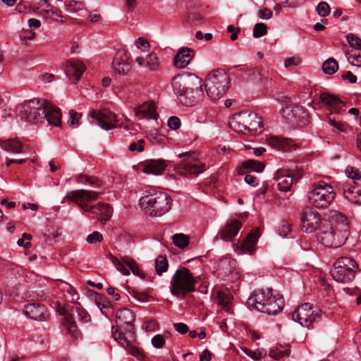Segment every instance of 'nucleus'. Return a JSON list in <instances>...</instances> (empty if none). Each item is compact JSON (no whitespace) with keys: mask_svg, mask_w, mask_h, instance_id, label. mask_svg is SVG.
Here are the masks:
<instances>
[{"mask_svg":"<svg viewBox=\"0 0 361 361\" xmlns=\"http://www.w3.org/2000/svg\"><path fill=\"white\" fill-rule=\"evenodd\" d=\"M101 193V191L81 189L68 192L66 197L81 208L87 216L91 214L93 218L95 217L99 221L106 222L111 217L113 208L109 204L103 202H98L94 205L90 204V202L96 200Z\"/></svg>","mask_w":361,"mask_h":361,"instance_id":"obj_1","label":"nucleus"},{"mask_svg":"<svg viewBox=\"0 0 361 361\" xmlns=\"http://www.w3.org/2000/svg\"><path fill=\"white\" fill-rule=\"evenodd\" d=\"M173 92L185 106H194L203 96L202 81L195 74L183 73L171 80Z\"/></svg>","mask_w":361,"mask_h":361,"instance_id":"obj_2","label":"nucleus"},{"mask_svg":"<svg viewBox=\"0 0 361 361\" xmlns=\"http://www.w3.org/2000/svg\"><path fill=\"white\" fill-rule=\"evenodd\" d=\"M336 218L341 221V224L333 226L330 221L324 220L319 228L317 238L325 247H341L349 236V225L347 217L339 214Z\"/></svg>","mask_w":361,"mask_h":361,"instance_id":"obj_3","label":"nucleus"},{"mask_svg":"<svg viewBox=\"0 0 361 361\" xmlns=\"http://www.w3.org/2000/svg\"><path fill=\"white\" fill-rule=\"evenodd\" d=\"M231 128L239 133L255 135L262 132V119L256 113L244 111L235 114L229 122Z\"/></svg>","mask_w":361,"mask_h":361,"instance_id":"obj_4","label":"nucleus"},{"mask_svg":"<svg viewBox=\"0 0 361 361\" xmlns=\"http://www.w3.org/2000/svg\"><path fill=\"white\" fill-rule=\"evenodd\" d=\"M172 200L166 192L155 191L139 200L140 207L151 216H161L171 208Z\"/></svg>","mask_w":361,"mask_h":361,"instance_id":"obj_5","label":"nucleus"},{"mask_svg":"<svg viewBox=\"0 0 361 361\" xmlns=\"http://www.w3.org/2000/svg\"><path fill=\"white\" fill-rule=\"evenodd\" d=\"M179 163L174 166L176 173L185 178H195L206 171V165L200 159V154L190 151L179 154Z\"/></svg>","mask_w":361,"mask_h":361,"instance_id":"obj_6","label":"nucleus"},{"mask_svg":"<svg viewBox=\"0 0 361 361\" xmlns=\"http://www.w3.org/2000/svg\"><path fill=\"white\" fill-rule=\"evenodd\" d=\"M197 280L193 274L185 267L178 269L170 281V290L173 295L185 298L188 293L195 291Z\"/></svg>","mask_w":361,"mask_h":361,"instance_id":"obj_7","label":"nucleus"},{"mask_svg":"<svg viewBox=\"0 0 361 361\" xmlns=\"http://www.w3.org/2000/svg\"><path fill=\"white\" fill-rule=\"evenodd\" d=\"M229 84V76L223 69L212 71L204 82L207 94L212 100H217L226 93Z\"/></svg>","mask_w":361,"mask_h":361,"instance_id":"obj_8","label":"nucleus"},{"mask_svg":"<svg viewBox=\"0 0 361 361\" xmlns=\"http://www.w3.org/2000/svg\"><path fill=\"white\" fill-rule=\"evenodd\" d=\"M307 197L312 206L318 209H326L334 200L336 192L331 185L320 181L312 184Z\"/></svg>","mask_w":361,"mask_h":361,"instance_id":"obj_9","label":"nucleus"},{"mask_svg":"<svg viewBox=\"0 0 361 361\" xmlns=\"http://www.w3.org/2000/svg\"><path fill=\"white\" fill-rule=\"evenodd\" d=\"M359 271L358 264L353 258L341 257L334 262L330 274L335 281L345 283L352 281Z\"/></svg>","mask_w":361,"mask_h":361,"instance_id":"obj_10","label":"nucleus"},{"mask_svg":"<svg viewBox=\"0 0 361 361\" xmlns=\"http://www.w3.org/2000/svg\"><path fill=\"white\" fill-rule=\"evenodd\" d=\"M264 290H260L255 292L250 295L247 301L249 306L264 314L276 315L283 310L284 302L282 296L279 294L274 295L268 300L267 305H262L260 302L264 301Z\"/></svg>","mask_w":361,"mask_h":361,"instance_id":"obj_11","label":"nucleus"},{"mask_svg":"<svg viewBox=\"0 0 361 361\" xmlns=\"http://www.w3.org/2000/svg\"><path fill=\"white\" fill-rule=\"evenodd\" d=\"M292 318L302 326L310 328L322 320V312L317 307L306 302L300 305L292 313Z\"/></svg>","mask_w":361,"mask_h":361,"instance_id":"obj_12","label":"nucleus"},{"mask_svg":"<svg viewBox=\"0 0 361 361\" xmlns=\"http://www.w3.org/2000/svg\"><path fill=\"white\" fill-rule=\"evenodd\" d=\"M303 175L302 167L293 164L286 169H279L274 178L278 181V189L286 192L290 190L294 182H297Z\"/></svg>","mask_w":361,"mask_h":361,"instance_id":"obj_13","label":"nucleus"},{"mask_svg":"<svg viewBox=\"0 0 361 361\" xmlns=\"http://www.w3.org/2000/svg\"><path fill=\"white\" fill-rule=\"evenodd\" d=\"M135 320V315L133 311L128 308H123L117 311L116 314V326L114 331L116 329L118 332H123L124 336H130V338L133 337L135 332L134 322ZM118 336V333H117Z\"/></svg>","mask_w":361,"mask_h":361,"instance_id":"obj_14","label":"nucleus"},{"mask_svg":"<svg viewBox=\"0 0 361 361\" xmlns=\"http://www.w3.org/2000/svg\"><path fill=\"white\" fill-rule=\"evenodd\" d=\"M44 109V100L41 102L39 99H33L23 106L22 116L30 123H42L45 121Z\"/></svg>","mask_w":361,"mask_h":361,"instance_id":"obj_15","label":"nucleus"},{"mask_svg":"<svg viewBox=\"0 0 361 361\" xmlns=\"http://www.w3.org/2000/svg\"><path fill=\"white\" fill-rule=\"evenodd\" d=\"M236 267L237 263L235 259L230 257L221 258L216 268L217 277L223 281L233 282L239 277Z\"/></svg>","mask_w":361,"mask_h":361,"instance_id":"obj_16","label":"nucleus"},{"mask_svg":"<svg viewBox=\"0 0 361 361\" xmlns=\"http://www.w3.org/2000/svg\"><path fill=\"white\" fill-rule=\"evenodd\" d=\"M109 260L114 264L118 271H119L123 275H129L130 270L132 273L142 279L145 278V274L141 270L135 261L128 257H122L118 259L116 257L112 254L109 253L107 255Z\"/></svg>","mask_w":361,"mask_h":361,"instance_id":"obj_17","label":"nucleus"},{"mask_svg":"<svg viewBox=\"0 0 361 361\" xmlns=\"http://www.w3.org/2000/svg\"><path fill=\"white\" fill-rule=\"evenodd\" d=\"M89 115L92 118L97 119L100 127L104 130H111L116 127L117 116L107 109H103L99 111L92 109Z\"/></svg>","mask_w":361,"mask_h":361,"instance_id":"obj_18","label":"nucleus"},{"mask_svg":"<svg viewBox=\"0 0 361 361\" xmlns=\"http://www.w3.org/2000/svg\"><path fill=\"white\" fill-rule=\"evenodd\" d=\"M302 226L307 233H312L319 228L323 223L320 214L312 207L304 208L302 216Z\"/></svg>","mask_w":361,"mask_h":361,"instance_id":"obj_19","label":"nucleus"},{"mask_svg":"<svg viewBox=\"0 0 361 361\" xmlns=\"http://www.w3.org/2000/svg\"><path fill=\"white\" fill-rule=\"evenodd\" d=\"M320 100L329 111V116L340 114L345 111V103L338 97L329 92H322L319 96Z\"/></svg>","mask_w":361,"mask_h":361,"instance_id":"obj_20","label":"nucleus"},{"mask_svg":"<svg viewBox=\"0 0 361 361\" xmlns=\"http://www.w3.org/2000/svg\"><path fill=\"white\" fill-rule=\"evenodd\" d=\"M114 327L111 328L112 336L118 343L128 350L131 355L138 359H141L144 357L143 352L133 344L135 341V334H133V337L130 338V336H124L123 332H118V336H117L118 331L116 329L114 331Z\"/></svg>","mask_w":361,"mask_h":361,"instance_id":"obj_21","label":"nucleus"},{"mask_svg":"<svg viewBox=\"0 0 361 361\" xmlns=\"http://www.w3.org/2000/svg\"><path fill=\"white\" fill-rule=\"evenodd\" d=\"M259 237V231L256 229L250 233L240 245L236 243L233 244V247L239 254H252L255 251V245Z\"/></svg>","mask_w":361,"mask_h":361,"instance_id":"obj_22","label":"nucleus"},{"mask_svg":"<svg viewBox=\"0 0 361 361\" xmlns=\"http://www.w3.org/2000/svg\"><path fill=\"white\" fill-rule=\"evenodd\" d=\"M128 59L127 52L124 49L117 51L112 61V68L116 73L123 75L130 71L131 65L127 62Z\"/></svg>","mask_w":361,"mask_h":361,"instance_id":"obj_23","label":"nucleus"},{"mask_svg":"<svg viewBox=\"0 0 361 361\" xmlns=\"http://www.w3.org/2000/svg\"><path fill=\"white\" fill-rule=\"evenodd\" d=\"M66 66V73L73 82H77L86 70L85 66L76 59L68 60Z\"/></svg>","mask_w":361,"mask_h":361,"instance_id":"obj_24","label":"nucleus"},{"mask_svg":"<svg viewBox=\"0 0 361 361\" xmlns=\"http://www.w3.org/2000/svg\"><path fill=\"white\" fill-rule=\"evenodd\" d=\"M242 227V223L237 219H229L227 221L224 226L219 231V235L220 238L231 241L238 233Z\"/></svg>","mask_w":361,"mask_h":361,"instance_id":"obj_25","label":"nucleus"},{"mask_svg":"<svg viewBox=\"0 0 361 361\" xmlns=\"http://www.w3.org/2000/svg\"><path fill=\"white\" fill-rule=\"evenodd\" d=\"M44 116L49 124L59 126L61 123V112L59 109L54 106L51 103L44 100Z\"/></svg>","mask_w":361,"mask_h":361,"instance_id":"obj_26","label":"nucleus"},{"mask_svg":"<svg viewBox=\"0 0 361 361\" xmlns=\"http://www.w3.org/2000/svg\"><path fill=\"white\" fill-rule=\"evenodd\" d=\"M345 197L354 204H361V183H346L343 187Z\"/></svg>","mask_w":361,"mask_h":361,"instance_id":"obj_27","label":"nucleus"},{"mask_svg":"<svg viewBox=\"0 0 361 361\" xmlns=\"http://www.w3.org/2000/svg\"><path fill=\"white\" fill-rule=\"evenodd\" d=\"M24 313L28 317L37 321L46 319V309L43 305L38 302H31L25 305Z\"/></svg>","mask_w":361,"mask_h":361,"instance_id":"obj_28","label":"nucleus"},{"mask_svg":"<svg viewBox=\"0 0 361 361\" xmlns=\"http://www.w3.org/2000/svg\"><path fill=\"white\" fill-rule=\"evenodd\" d=\"M267 142L271 147L283 151H288L295 146L292 140L278 136L269 137L267 139Z\"/></svg>","mask_w":361,"mask_h":361,"instance_id":"obj_29","label":"nucleus"},{"mask_svg":"<svg viewBox=\"0 0 361 361\" xmlns=\"http://www.w3.org/2000/svg\"><path fill=\"white\" fill-rule=\"evenodd\" d=\"M135 115L139 119L144 118L157 119L158 114L154 102H145L135 109Z\"/></svg>","mask_w":361,"mask_h":361,"instance_id":"obj_30","label":"nucleus"},{"mask_svg":"<svg viewBox=\"0 0 361 361\" xmlns=\"http://www.w3.org/2000/svg\"><path fill=\"white\" fill-rule=\"evenodd\" d=\"M192 49L188 47H183L180 49L174 58L173 64L179 69L185 68L192 59L190 54Z\"/></svg>","mask_w":361,"mask_h":361,"instance_id":"obj_31","label":"nucleus"},{"mask_svg":"<svg viewBox=\"0 0 361 361\" xmlns=\"http://www.w3.org/2000/svg\"><path fill=\"white\" fill-rule=\"evenodd\" d=\"M166 168V164L164 160H150L145 162L143 165L142 172L147 174L160 175Z\"/></svg>","mask_w":361,"mask_h":361,"instance_id":"obj_32","label":"nucleus"},{"mask_svg":"<svg viewBox=\"0 0 361 361\" xmlns=\"http://www.w3.org/2000/svg\"><path fill=\"white\" fill-rule=\"evenodd\" d=\"M264 167V164L261 161L248 159L242 163L241 166L238 168V173L239 174H245L251 171L261 172Z\"/></svg>","mask_w":361,"mask_h":361,"instance_id":"obj_33","label":"nucleus"},{"mask_svg":"<svg viewBox=\"0 0 361 361\" xmlns=\"http://www.w3.org/2000/svg\"><path fill=\"white\" fill-rule=\"evenodd\" d=\"M64 326L66 327L68 333L74 339L78 340L82 338V334L78 329L76 322L74 321L72 314L66 313L64 314Z\"/></svg>","mask_w":361,"mask_h":361,"instance_id":"obj_34","label":"nucleus"},{"mask_svg":"<svg viewBox=\"0 0 361 361\" xmlns=\"http://www.w3.org/2000/svg\"><path fill=\"white\" fill-rule=\"evenodd\" d=\"M0 147L5 151L16 154L21 153L23 149L22 142L16 138L0 140Z\"/></svg>","mask_w":361,"mask_h":361,"instance_id":"obj_35","label":"nucleus"},{"mask_svg":"<svg viewBox=\"0 0 361 361\" xmlns=\"http://www.w3.org/2000/svg\"><path fill=\"white\" fill-rule=\"evenodd\" d=\"M39 14L46 18H52L54 20L63 23L65 21L61 11L48 4L47 8L42 9L39 11Z\"/></svg>","mask_w":361,"mask_h":361,"instance_id":"obj_36","label":"nucleus"},{"mask_svg":"<svg viewBox=\"0 0 361 361\" xmlns=\"http://www.w3.org/2000/svg\"><path fill=\"white\" fill-rule=\"evenodd\" d=\"M300 106L293 104H288L282 109L281 114L288 123H294L296 122V111Z\"/></svg>","mask_w":361,"mask_h":361,"instance_id":"obj_37","label":"nucleus"},{"mask_svg":"<svg viewBox=\"0 0 361 361\" xmlns=\"http://www.w3.org/2000/svg\"><path fill=\"white\" fill-rule=\"evenodd\" d=\"M290 353L289 345H280L269 351V356L275 360H279L284 357H288Z\"/></svg>","mask_w":361,"mask_h":361,"instance_id":"obj_38","label":"nucleus"},{"mask_svg":"<svg viewBox=\"0 0 361 361\" xmlns=\"http://www.w3.org/2000/svg\"><path fill=\"white\" fill-rule=\"evenodd\" d=\"M296 113H298L295 118L296 122L294 123L300 126H306L310 123V114L305 108L300 106V109H297Z\"/></svg>","mask_w":361,"mask_h":361,"instance_id":"obj_39","label":"nucleus"},{"mask_svg":"<svg viewBox=\"0 0 361 361\" xmlns=\"http://www.w3.org/2000/svg\"><path fill=\"white\" fill-rule=\"evenodd\" d=\"M66 10L70 13H77L78 11H82L85 13V3L81 1L70 0L65 3Z\"/></svg>","mask_w":361,"mask_h":361,"instance_id":"obj_40","label":"nucleus"},{"mask_svg":"<svg viewBox=\"0 0 361 361\" xmlns=\"http://www.w3.org/2000/svg\"><path fill=\"white\" fill-rule=\"evenodd\" d=\"M169 268V262L166 256L159 255L155 259V271L156 273L161 276L166 272Z\"/></svg>","mask_w":361,"mask_h":361,"instance_id":"obj_41","label":"nucleus"},{"mask_svg":"<svg viewBox=\"0 0 361 361\" xmlns=\"http://www.w3.org/2000/svg\"><path fill=\"white\" fill-rule=\"evenodd\" d=\"M338 70V63L334 58H329L322 64V71L326 75H333Z\"/></svg>","mask_w":361,"mask_h":361,"instance_id":"obj_42","label":"nucleus"},{"mask_svg":"<svg viewBox=\"0 0 361 361\" xmlns=\"http://www.w3.org/2000/svg\"><path fill=\"white\" fill-rule=\"evenodd\" d=\"M147 67L152 71L159 70V60L156 53L151 52L149 54L145 60Z\"/></svg>","mask_w":361,"mask_h":361,"instance_id":"obj_43","label":"nucleus"},{"mask_svg":"<svg viewBox=\"0 0 361 361\" xmlns=\"http://www.w3.org/2000/svg\"><path fill=\"white\" fill-rule=\"evenodd\" d=\"M172 238L174 245L181 249L188 247L190 242L189 237L183 233L174 234Z\"/></svg>","mask_w":361,"mask_h":361,"instance_id":"obj_44","label":"nucleus"},{"mask_svg":"<svg viewBox=\"0 0 361 361\" xmlns=\"http://www.w3.org/2000/svg\"><path fill=\"white\" fill-rule=\"evenodd\" d=\"M328 121L329 124L334 128V133H342L345 132L347 130L348 124L343 123L340 121H337L335 117L328 116Z\"/></svg>","mask_w":361,"mask_h":361,"instance_id":"obj_45","label":"nucleus"},{"mask_svg":"<svg viewBox=\"0 0 361 361\" xmlns=\"http://www.w3.org/2000/svg\"><path fill=\"white\" fill-rule=\"evenodd\" d=\"M345 173L348 178H351V183L355 184L356 181L361 183V172L353 167H348L345 169Z\"/></svg>","mask_w":361,"mask_h":361,"instance_id":"obj_46","label":"nucleus"},{"mask_svg":"<svg viewBox=\"0 0 361 361\" xmlns=\"http://www.w3.org/2000/svg\"><path fill=\"white\" fill-rule=\"evenodd\" d=\"M70 118L67 121L68 125L70 127H78L80 124V119L82 117V114L78 113L73 109L69 111Z\"/></svg>","mask_w":361,"mask_h":361,"instance_id":"obj_47","label":"nucleus"},{"mask_svg":"<svg viewBox=\"0 0 361 361\" xmlns=\"http://www.w3.org/2000/svg\"><path fill=\"white\" fill-rule=\"evenodd\" d=\"M346 39L350 47L357 50H361V39L353 33H348L346 35Z\"/></svg>","mask_w":361,"mask_h":361,"instance_id":"obj_48","label":"nucleus"},{"mask_svg":"<svg viewBox=\"0 0 361 361\" xmlns=\"http://www.w3.org/2000/svg\"><path fill=\"white\" fill-rule=\"evenodd\" d=\"M78 180L83 183H89L95 187H100L102 185V181L96 177L80 175L78 176Z\"/></svg>","mask_w":361,"mask_h":361,"instance_id":"obj_49","label":"nucleus"},{"mask_svg":"<svg viewBox=\"0 0 361 361\" xmlns=\"http://www.w3.org/2000/svg\"><path fill=\"white\" fill-rule=\"evenodd\" d=\"M267 33V27L263 23H256L254 26L253 37L255 38L261 37Z\"/></svg>","mask_w":361,"mask_h":361,"instance_id":"obj_50","label":"nucleus"},{"mask_svg":"<svg viewBox=\"0 0 361 361\" xmlns=\"http://www.w3.org/2000/svg\"><path fill=\"white\" fill-rule=\"evenodd\" d=\"M218 303L223 307H228L231 301V295L227 291L219 290L217 293Z\"/></svg>","mask_w":361,"mask_h":361,"instance_id":"obj_51","label":"nucleus"},{"mask_svg":"<svg viewBox=\"0 0 361 361\" xmlns=\"http://www.w3.org/2000/svg\"><path fill=\"white\" fill-rule=\"evenodd\" d=\"M145 141L143 139H140L137 142H133L130 143L128 147V150L131 152H142L145 149Z\"/></svg>","mask_w":361,"mask_h":361,"instance_id":"obj_52","label":"nucleus"},{"mask_svg":"<svg viewBox=\"0 0 361 361\" xmlns=\"http://www.w3.org/2000/svg\"><path fill=\"white\" fill-rule=\"evenodd\" d=\"M246 75L247 78L253 82H259L262 80L261 73L257 68L249 69L246 72Z\"/></svg>","mask_w":361,"mask_h":361,"instance_id":"obj_53","label":"nucleus"},{"mask_svg":"<svg viewBox=\"0 0 361 361\" xmlns=\"http://www.w3.org/2000/svg\"><path fill=\"white\" fill-rule=\"evenodd\" d=\"M330 6L325 1H321L319 3L317 7V13L322 17H326L330 13Z\"/></svg>","mask_w":361,"mask_h":361,"instance_id":"obj_54","label":"nucleus"},{"mask_svg":"<svg viewBox=\"0 0 361 361\" xmlns=\"http://www.w3.org/2000/svg\"><path fill=\"white\" fill-rule=\"evenodd\" d=\"M31 240L32 235L30 234L25 233L23 234L22 238L18 240L17 244L19 246L23 247L25 249H29L32 246L30 243Z\"/></svg>","mask_w":361,"mask_h":361,"instance_id":"obj_55","label":"nucleus"},{"mask_svg":"<svg viewBox=\"0 0 361 361\" xmlns=\"http://www.w3.org/2000/svg\"><path fill=\"white\" fill-rule=\"evenodd\" d=\"M82 18H89L91 23L98 22L101 20V15L97 11L90 12L87 9L85 10V13L81 15Z\"/></svg>","mask_w":361,"mask_h":361,"instance_id":"obj_56","label":"nucleus"},{"mask_svg":"<svg viewBox=\"0 0 361 361\" xmlns=\"http://www.w3.org/2000/svg\"><path fill=\"white\" fill-rule=\"evenodd\" d=\"M86 240L90 244L100 243L103 240V236L99 232L94 231L87 235Z\"/></svg>","mask_w":361,"mask_h":361,"instance_id":"obj_57","label":"nucleus"},{"mask_svg":"<svg viewBox=\"0 0 361 361\" xmlns=\"http://www.w3.org/2000/svg\"><path fill=\"white\" fill-rule=\"evenodd\" d=\"M348 60L353 65L357 67L361 66V54H348Z\"/></svg>","mask_w":361,"mask_h":361,"instance_id":"obj_58","label":"nucleus"},{"mask_svg":"<svg viewBox=\"0 0 361 361\" xmlns=\"http://www.w3.org/2000/svg\"><path fill=\"white\" fill-rule=\"evenodd\" d=\"M152 343L153 346L156 348H161L165 344V339L164 336L161 334H157L154 336L152 339Z\"/></svg>","mask_w":361,"mask_h":361,"instance_id":"obj_59","label":"nucleus"},{"mask_svg":"<svg viewBox=\"0 0 361 361\" xmlns=\"http://www.w3.org/2000/svg\"><path fill=\"white\" fill-rule=\"evenodd\" d=\"M301 60L299 57L293 56L285 60L284 66L286 68H291L298 66Z\"/></svg>","mask_w":361,"mask_h":361,"instance_id":"obj_60","label":"nucleus"},{"mask_svg":"<svg viewBox=\"0 0 361 361\" xmlns=\"http://www.w3.org/2000/svg\"><path fill=\"white\" fill-rule=\"evenodd\" d=\"M135 45L138 49H141L142 47H143V51H147L149 49V43L148 42L147 40L145 39L142 37H139L136 40Z\"/></svg>","mask_w":361,"mask_h":361,"instance_id":"obj_61","label":"nucleus"},{"mask_svg":"<svg viewBox=\"0 0 361 361\" xmlns=\"http://www.w3.org/2000/svg\"><path fill=\"white\" fill-rule=\"evenodd\" d=\"M168 126L171 129L176 130L180 126V121L176 116H171L168 120Z\"/></svg>","mask_w":361,"mask_h":361,"instance_id":"obj_62","label":"nucleus"},{"mask_svg":"<svg viewBox=\"0 0 361 361\" xmlns=\"http://www.w3.org/2000/svg\"><path fill=\"white\" fill-rule=\"evenodd\" d=\"M227 31L228 32L231 33V39L232 41H235L238 38V35L240 32V28L239 27H235L233 25H231L228 26Z\"/></svg>","mask_w":361,"mask_h":361,"instance_id":"obj_63","label":"nucleus"},{"mask_svg":"<svg viewBox=\"0 0 361 361\" xmlns=\"http://www.w3.org/2000/svg\"><path fill=\"white\" fill-rule=\"evenodd\" d=\"M290 232V225L287 222L283 221L281 227L279 228V234L282 237H286Z\"/></svg>","mask_w":361,"mask_h":361,"instance_id":"obj_64","label":"nucleus"}]
</instances>
